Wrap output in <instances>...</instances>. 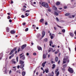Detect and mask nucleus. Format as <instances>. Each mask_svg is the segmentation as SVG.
Wrapping results in <instances>:
<instances>
[{
  "label": "nucleus",
  "mask_w": 76,
  "mask_h": 76,
  "mask_svg": "<svg viewBox=\"0 0 76 76\" xmlns=\"http://www.w3.org/2000/svg\"><path fill=\"white\" fill-rule=\"evenodd\" d=\"M58 69H56L55 70V73H57V72H58Z\"/></svg>",
  "instance_id": "35"
},
{
  "label": "nucleus",
  "mask_w": 76,
  "mask_h": 76,
  "mask_svg": "<svg viewBox=\"0 0 76 76\" xmlns=\"http://www.w3.org/2000/svg\"><path fill=\"white\" fill-rule=\"evenodd\" d=\"M21 17L23 18H25V16L23 15H21Z\"/></svg>",
  "instance_id": "45"
},
{
  "label": "nucleus",
  "mask_w": 76,
  "mask_h": 76,
  "mask_svg": "<svg viewBox=\"0 0 76 76\" xmlns=\"http://www.w3.org/2000/svg\"><path fill=\"white\" fill-rule=\"evenodd\" d=\"M60 3L59 2H57L56 3V4L57 6H58V5H60Z\"/></svg>",
  "instance_id": "17"
},
{
  "label": "nucleus",
  "mask_w": 76,
  "mask_h": 76,
  "mask_svg": "<svg viewBox=\"0 0 76 76\" xmlns=\"http://www.w3.org/2000/svg\"><path fill=\"white\" fill-rule=\"evenodd\" d=\"M26 47V45L25 44L22 45V46H21V48L22 49V50H23V49H24V48H25Z\"/></svg>",
  "instance_id": "4"
},
{
  "label": "nucleus",
  "mask_w": 76,
  "mask_h": 76,
  "mask_svg": "<svg viewBox=\"0 0 76 76\" xmlns=\"http://www.w3.org/2000/svg\"><path fill=\"white\" fill-rule=\"evenodd\" d=\"M57 7H55V9H54L55 10H56H56H57Z\"/></svg>",
  "instance_id": "46"
},
{
  "label": "nucleus",
  "mask_w": 76,
  "mask_h": 76,
  "mask_svg": "<svg viewBox=\"0 0 76 76\" xmlns=\"http://www.w3.org/2000/svg\"><path fill=\"white\" fill-rule=\"evenodd\" d=\"M54 28L55 30H56L57 29V28L55 27H54Z\"/></svg>",
  "instance_id": "59"
},
{
  "label": "nucleus",
  "mask_w": 76,
  "mask_h": 76,
  "mask_svg": "<svg viewBox=\"0 0 76 76\" xmlns=\"http://www.w3.org/2000/svg\"><path fill=\"white\" fill-rule=\"evenodd\" d=\"M58 75H59V72H58L56 74L57 76H58Z\"/></svg>",
  "instance_id": "42"
},
{
  "label": "nucleus",
  "mask_w": 76,
  "mask_h": 76,
  "mask_svg": "<svg viewBox=\"0 0 76 76\" xmlns=\"http://www.w3.org/2000/svg\"><path fill=\"white\" fill-rule=\"evenodd\" d=\"M38 49L39 50H41V49H42V48H41V47H39L38 48Z\"/></svg>",
  "instance_id": "27"
},
{
  "label": "nucleus",
  "mask_w": 76,
  "mask_h": 76,
  "mask_svg": "<svg viewBox=\"0 0 76 76\" xmlns=\"http://www.w3.org/2000/svg\"><path fill=\"white\" fill-rule=\"evenodd\" d=\"M56 19L57 21V22H59V19H58V18H56Z\"/></svg>",
  "instance_id": "33"
},
{
  "label": "nucleus",
  "mask_w": 76,
  "mask_h": 76,
  "mask_svg": "<svg viewBox=\"0 0 76 76\" xmlns=\"http://www.w3.org/2000/svg\"><path fill=\"white\" fill-rule=\"evenodd\" d=\"M5 69V73L6 74V73H7V69H6V68H4V69Z\"/></svg>",
  "instance_id": "20"
},
{
  "label": "nucleus",
  "mask_w": 76,
  "mask_h": 76,
  "mask_svg": "<svg viewBox=\"0 0 76 76\" xmlns=\"http://www.w3.org/2000/svg\"><path fill=\"white\" fill-rule=\"evenodd\" d=\"M42 5L43 7L48 8V4L45 2H43L42 3Z\"/></svg>",
  "instance_id": "1"
},
{
  "label": "nucleus",
  "mask_w": 76,
  "mask_h": 76,
  "mask_svg": "<svg viewBox=\"0 0 76 76\" xmlns=\"http://www.w3.org/2000/svg\"><path fill=\"white\" fill-rule=\"evenodd\" d=\"M29 13H26L25 14V15L26 16H29Z\"/></svg>",
  "instance_id": "18"
},
{
  "label": "nucleus",
  "mask_w": 76,
  "mask_h": 76,
  "mask_svg": "<svg viewBox=\"0 0 76 76\" xmlns=\"http://www.w3.org/2000/svg\"><path fill=\"white\" fill-rule=\"evenodd\" d=\"M48 12H51V10H50V9H48Z\"/></svg>",
  "instance_id": "44"
},
{
  "label": "nucleus",
  "mask_w": 76,
  "mask_h": 76,
  "mask_svg": "<svg viewBox=\"0 0 76 76\" xmlns=\"http://www.w3.org/2000/svg\"><path fill=\"white\" fill-rule=\"evenodd\" d=\"M11 4H12V3H13V1H11Z\"/></svg>",
  "instance_id": "51"
},
{
  "label": "nucleus",
  "mask_w": 76,
  "mask_h": 76,
  "mask_svg": "<svg viewBox=\"0 0 76 76\" xmlns=\"http://www.w3.org/2000/svg\"><path fill=\"white\" fill-rule=\"evenodd\" d=\"M13 56H14V54H12L11 56H10L9 57V59H11V58H12V57H13Z\"/></svg>",
  "instance_id": "12"
},
{
  "label": "nucleus",
  "mask_w": 76,
  "mask_h": 76,
  "mask_svg": "<svg viewBox=\"0 0 76 76\" xmlns=\"http://www.w3.org/2000/svg\"><path fill=\"white\" fill-rule=\"evenodd\" d=\"M53 67H52V69H54V68H55V66H56V65H55V64H53Z\"/></svg>",
  "instance_id": "23"
},
{
  "label": "nucleus",
  "mask_w": 76,
  "mask_h": 76,
  "mask_svg": "<svg viewBox=\"0 0 76 76\" xmlns=\"http://www.w3.org/2000/svg\"><path fill=\"white\" fill-rule=\"evenodd\" d=\"M69 34L71 37H73V34L72 33H70Z\"/></svg>",
  "instance_id": "25"
},
{
  "label": "nucleus",
  "mask_w": 76,
  "mask_h": 76,
  "mask_svg": "<svg viewBox=\"0 0 76 76\" xmlns=\"http://www.w3.org/2000/svg\"><path fill=\"white\" fill-rule=\"evenodd\" d=\"M24 63V62L23 61H22L20 60V64H23Z\"/></svg>",
  "instance_id": "15"
},
{
  "label": "nucleus",
  "mask_w": 76,
  "mask_h": 76,
  "mask_svg": "<svg viewBox=\"0 0 76 76\" xmlns=\"http://www.w3.org/2000/svg\"><path fill=\"white\" fill-rule=\"evenodd\" d=\"M67 66V64H65L63 65V67L64 68L66 67Z\"/></svg>",
  "instance_id": "30"
},
{
  "label": "nucleus",
  "mask_w": 76,
  "mask_h": 76,
  "mask_svg": "<svg viewBox=\"0 0 76 76\" xmlns=\"http://www.w3.org/2000/svg\"><path fill=\"white\" fill-rule=\"evenodd\" d=\"M50 38L52 39H53V36H51L50 37Z\"/></svg>",
  "instance_id": "43"
},
{
  "label": "nucleus",
  "mask_w": 76,
  "mask_h": 76,
  "mask_svg": "<svg viewBox=\"0 0 76 76\" xmlns=\"http://www.w3.org/2000/svg\"><path fill=\"white\" fill-rule=\"evenodd\" d=\"M12 72V71L11 70H10L9 72V74H10Z\"/></svg>",
  "instance_id": "56"
},
{
  "label": "nucleus",
  "mask_w": 76,
  "mask_h": 76,
  "mask_svg": "<svg viewBox=\"0 0 76 76\" xmlns=\"http://www.w3.org/2000/svg\"><path fill=\"white\" fill-rule=\"evenodd\" d=\"M44 41L45 42H47L48 41V39H47L46 38L44 39Z\"/></svg>",
  "instance_id": "28"
},
{
  "label": "nucleus",
  "mask_w": 76,
  "mask_h": 76,
  "mask_svg": "<svg viewBox=\"0 0 76 76\" xmlns=\"http://www.w3.org/2000/svg\"><path fill=\"white\" fill-rule=\"evenodd\" d=\"M17 68L18 69H19V68H20V66L18 65L17 66Z\"/></svg>",
  "instance_id": "48"
},
{
  "label": "nucleus",
  "mask_w": 76,
  "mask_h": 76,
  "mask_svg": "<svg viewBox=\"0 0 76 76\" xmlns=\"http://www.w3.org/2000/svg\"><path fill=\"white\" fill-rule=\"evenodd\" d=\"M52 47H53V48H54V47H55V45H52Z\"/></svg>",
  "instance_id": "55"
},
{
  "label": "nucleus",
  "mask_w": 76,
  "mask_h": 76,
  "mask_svg": "<svg viewBox=\"0 0 76 76\" xmlns=\"http://www.w3.org/2000/svg\"><path fill=\"white\" fill-rule=\"evenodd\" d=\"M54 14L56 16H58V14L56 11L54 12Z\"/></svg>",
  "instance_id": "11"
},
{
  "label": "nucleus",
  "mask_w": 76,
  "mask_h": 76,
  "mask_svg": "<svg viewBox=\"0 0 76 76\" xmlns=\"http://www.w3.org/2000/svg\"><path fill=\"white\" fill-rule=\"evenodd\" d=\"M27 56H29V53H27L26 54Z\"/></svg>",
  "instance_id": "61"
},
{
  "label": "nucleus",
  "mask_w": 76,
  "mask_h": 76,
  "mask_svg": "<svg viewBox=\"0 0 76 76\" xmlns=\"http://www.w3.org/2000/svg\"><path fill=\"white\" fill-rule=\"evenodd\" d=\"M23 25V26H24V25H25V23H23L22 24Z\"/></svg>",
  "instance_id": "60"
},
{
  "label": "nucleus",
  "mask_w": 76,
  "mask_h": 76,
  "mask_svg": "<svg viewBox=\"0 0 76 76\" xmlns=\"http://www.w3.org/2000/svg\"><path fill=\"white\" fill-rule=\"evenodd\" d=\"M9 21L10 22H12V20L10 19L9 20Z\"/></svg>",
  "instance_id": "58"
},
{
  "label": "nucleus",
  "mask_w": 76,
  "mask_h": 76,
  "mask_svg": "<svg viewBox=\"0 0 76 76\" xmlns=\"http://www.w3.org/2000/svg\"><path fill=\"white\" fill-rule=\"evenodd\" d=\"M57 53H58V52H57V51H56L55 52V53L56 54H57Z\"/></svg>",
  "instance_id": "50"
},
{
  "label": "nucleus",
  "mask_w": 76,
  "mask_h": 76,
  "mask_svg": "<svg viewBox=\"0 0 76 76\" xmlns=\"http://www.w3.org/2000/svg\"><path fill=\"white\" fill-rule=\"evenodd\" d=\"M62 32H64H64H65V31H66L65 30V29H64V30H62Z\"/></svg>",
  "instance_id": "37"
},
{
  "label": "nucleus",
  "mask_w": 76,
  "mask_h": 76,
  "mask_svg": "<svg viewBox=\"0 0 76 76\" xmlns=\"http://www.w3.org/2000/svg\"><path fill=\"white\" fill-rule=\"evenodd\" d=\"M46 63H47V62L46 61H45V62H44L42 64V66L43 67H44L45 66V64Z\"/></svg>",
  "instance_id": "8"
},
{
  "label": "nucleus",
  "mask_w": 76,
  "mask_h": 76,
  "mask_svg": "<svg viewBox=\"0 0 76 76\" xmlns=\"http://www.w3.org/2000/svg\"><path fill=\"white\" fill-rule=\"evenodd\" d=\"M7 19H10V16H8Z\"/></svg>",
  "instance_id": "41"
},
{
  "label": "nucleus",
  "mask_w": 76,
  "mask_h": 76,
  "mask_svg": "<svg viewBox=\"0 0 76 76\" xmlns=\"http://www.w3.org/2000/svg\"><path fill=\"white\" fill-rule=\"evenodd\" d=\"M68 70L69 71V72L70 73H73V69L70 68V67H69Z\"/></svg>",
  "instance_id": "2"
},
{
  "label": "nucleus",
  "mask_w": 76,
  "mask_h": 76,
  "mask_svg": "<svg viewBox=\"0 0 76 76\" xmlns=\"http://www.w3.org/2000/svg\"><path fill=\"white\" fill-rule=\"evenodd\" d=\"M51 51H53V52H54V51H55V50H54V51H53V48H50L48 50V52H50Z\"/></svg>",
  "instance_id": "6"
},
{
  "label": "nucleus",
  "mask_w": 76,
  "mask_h": 76,
  "mask_svg": "<svg viewBox=\"0 0 76 76\" xmlns=\"http://www.w3.org/2000/svg\"><path fill=\"white\" fill-rule=\"evenodd\" d=\"M23 11H25L26 10V9L23 8Z\"/></svg>",
  "instance_id": "57"
},
{
  "label": "nucleus",
  "mask_w": 76,
  "mask_h": 76,
  "mask_svg": "<svg viewBox=\"0 0 76 76\" xmlns=\"http://www.w3.org/2000/svg\"><path fill=\"white\" fill-rule=\"evenodd\" d=\"M50 46H51V44H53V41H50Z\"/></svg>",
  "instance_id": "22"
},
{
  "label": "nucleus",
  "mask_w": 76,
  "mask_h": 76,
  "mask_svg": "<svg viewBox=\"0 0 76 76\" xmlns=\"http://www.w3.org/2000/svg\"><path fill=\"white\" fill-rule=\"evenodd\" d=\"M66 62H67V61H64L63 60V64H65V63H66Z\"/></svg>",
  "instance_id": "31"
},
{
  "label": "nucleus",
  "mask_w": 76,
  "mask_h": 76,
  "mask_svg": "<svg viewBox=\"0 0 76 76\" xmlns=\"http://www.w3.org/2000/svg\"><path fill=\"white\" fill-rule=\"evenodd\" d=\"M52 75H54V72H53V71H52Z\"/></svg>",
  "instance_id": "52"
},
{
  "label": "nucleus",
  "mask_w": 76,
  "mask_h": 76,
  "mask_svg": "<svg viewBox=\"0 0 76 76\" xmlns=\"http://www.w3.org/2000/svg\"><path fill=\"white\" fill-rule=\"evenodd\" d=\"M16 60L17 61V62H18V57H17L16 58Z\"/></svg>",
  "instance_id": "36"
},
{
  "label": "nucleus",
  "mask_w": 76,
  "mask_h": 76,
  "mask_svg": "<svg viewBox=\"0 0 76 76\" xmlns=\"http://www.w3.org/2000/svg\"><path fill=\"white\" fill-rule=\"evenodd\" d=\"M45 25H48V23H47V22H45Z\"/></svg>",
  "instance_id": "39"
},
{
  "label": "nucleus",
  "mask_w": 76,
  "mask_h": 76,
  "mask_svg": "<svg viewBox=\"0 0 76 76\" xmlns=\"http://www.w3.org/2000/svg\"><path fill=\"white\" fill-rule=\"evenodd\" d=\"M33 55H34V56H36V55H37V53H33Z\"/></svg>",
  "instance_id": "38"
},
{
  "label": "nucleus",
  "mask_w": 76,
  "mask_h": 76,
  "mask_svg": "<svg viewBox=\"0 0 76 76\" xmlns=\"http://www.w3.org/2000/svg\"><path fill=\"white\" fill-rule=\"evenodd\" d=\"M58 58L57 57H56L55 58V61L57 62L58 61Z\"/></svg>",
  "instance_id": "16"
},
{
  "label": "nucleus",
  "mask_w": 76,
  "mask_h": 76,
  "mask_svg": "<svg viewBox=\"0 0 76 76\" xmlns=\"http://www.w3.org/2000/svg\"><path fill=\"white\" fill-rule=\"evenodd\" d=\"M10 33L12 34H13L15 33V31L14 30H12L10 31Z\"/></svg>",
  "instance_id": "9"
},
{
  "label": "nucleus",
  "mask_w": 76,
  "mask_h": 76,
  "mask_svg": "<svg viewBox=\"0 0 76 76\" xmlns=\"http://www.w3.org/2000/svg\"><path fill=\"white\" fill-rule=\"evenodd\" d=\"M51 63L52 64H53V63H54V61H51Z\"/></svg>",
  "instance_id": "62"
},
{
  "label": "nucleus",
  "mask_w": 76,
  "mask_h": 76,
  "mask_svg": "<svg viewBox=\"0 0 76 76\" xmlns=\"http://www.w3.org/2000/svg\"><path fill=\"white\" fill-rule=\"evenodd\" d=\"M28 31V28H27L25 29V31Z\"/></svg>",
  "instance_id": "40"
},
{
  "label": "nucleus",
  "mask_w": 76,
  "mask_h": 76,
  "mask_svg": "<svg viewBox=\"0 0 76 76\" xmlns=\"http://www.w3.org/2000/svg\"><path fill=\"white\" fill-rule=\"evenodd\" d=\"M60 60H59L58 62V64H60Z\"/></svg>",
  "instance_id": "53"
},
{
  "label": "nucleus",
  "mask_w": 76,
  "mask_h": 76,
  "mask_svg": "<svg viewBox=\"0 0 76 76\" xmlns=\"http://www.w3.org/2000/svg\"><path fill=\"white\" fill-rule=\"evenodd\" d=\"M45 32L44 31H43L42 32V38H43V37H44V36H45Z\"/></svg>",
  "instance_id": "7"
},
{
  "label": "nucleus",
  "mask_w": 76,
  "mask_h": 76,
  "mask_svg": "<svg viewBox=\"0 0 76 76\" xmlns=\"http://www.w3.org/2000/svg\"><path fill=\"white\" fill-rule=\"evenodd\" d=\"M45 72L46 73H48V69H46L45 70Z\"/></svg>",
  "instance_id": "32"
},
{
  "label": "nucleus",
  "mask_w": 76,
  "mask_h": 76,
  "mask_svg": "<svg viewBox=\"0 0 76 76\" xmlns=\"http://www.w3.org/2000/svg\"><path fill=\"white\" fill-rule=\"evenodd\" d=\"M12 64H16V61H12Z\"/></svg>",
  "instance_id": "34"
},
{
  "label": "nucleus",
  "mask_w": 76,
  "mask_h": 76,
  "mask_svg": "<svg viewBox=\"0 0 76 76\" xmlns=\"http://www.w3.org/2000/svg\"><path fill=\"white\" fill-rule=\"evenodd\" d=\"M62 70L63 71H65V68H63L62 69Z\"/></svg>",
  "instance_id": "49"
},
{
  "label": "nucleus",
  "mask_w": 76,
  "mask_h": 76,
  "mask_svg": "<svg viewBox=\"0 0 76 76\" xmlns=\"http://www.w3.org/2000/svg\"><path fill=\"white\" fill-rule=\"evenodd\" d=\"M76 36V31H75L74 32Z\"/></svg>",
  "instance_id": "64"
},
{
  "label": "nucleus",
  "mask_w": 76,
  "mask_h": 76,
  "mask_svg": "<svg viewBox=\"0 0 76 76\" xmlns=\"http://www.w3.org/2000/svg\"><path fill=\"white\" fill-rule=\"evenodd\" d=\"M69 15H70V14L69 13H66L65 14V15L66 16H69Z\"/></svg>",
  "instance_id": "24"
},
{
  "label": "nucleus",
  "mask_w": 76,
  "mask_h": 76,
  "mask_svg": "<svg viewBox=\"0 0 76 76\" xmlns=\"http://www.w3.org/2000/svg\"><path fill=\"white\" fill-rule=\"evenodd\" d=\"M41 70H44V69H43V68L42 67H41Z\"/></svg>",
  "instance_id": "63"
},
{
  "label": "nucleus",
  "mask_w": 76,
  "mask_h": 76,
  "mask_svg": "<svg viewBox=\"0 0 76 76\" xmlns=\"http://www.w3.org/2000/svg\"><path fill=\"white\" fill-rule=\"evenodd\" d=\"M3 53H1L0 54V57H3Z\"/></svg>",
  "instance_id": "29"
},
{
  "label": "nucleus",
  "mask_w": 76,
  "mask_h": 76,
  "mask_svg": "<svg viewBox=\"0 0 76 76\" xmlns=\"http://www.w3.org/2000/svg\"><path fill=\"white\" fill-rule=\"evenodd\" d=\"M7 32H9V28L7 27Z\"/></svg>",
  "instance_id": "19"
},
{
  "label": "nucleus",
  "mask_w": 76,
  "mask_h": 76,
  "mask_svg": "<svg viewBox=\"0 0 76 76\" xmlns=\"http://www.w3.org/2000/svg\"><path fill=\"white\" fill-rule=\"evenodd\" d=\"M22 75L23 76H25V72H22Z\"/></svg>",
  "instance_id": "21"
},
{
  "label": "nucleus",
  "mask_w": 76,
  "mask_h": 76,
  "mask_svg": "<svg viewBox=\"0 0 76 76\" xmlns=\"http://www.w3.org/2000/svg\"><path fill=\"white\" fill-rule=\"evenodd\" d=\"M20 48H19L18 50V52H19V51H20Z\"/></svg>",
  "instance_id": "47"
},
{
  "label": "nucleus",
  "mask_w": 76,
  "mask_h": 76,
  "mask_svg": "<svg viewBox=\"0 0 76 76\" xmlns=\"http://www.w3.org/2000/svg\"><path fill=\"white\" fill-rule=\"evenodd\" d=\"M68 57L67 56L66 58H64L63 60L66 61L67 59H68Z\"/></svg>",
  "instance_id": "13"
},
{
  "label": "nucleus",
  "mask_w": 76,
  "mask_h": 76,
  "mask_svg": "<svg viewBox=\"0 0 76 76\" xmlns=\"http://www.w3.org/2000/svg\"><path fill=\"white\" fill-rule=\"evenodd\" d=\"M24 56V55H22V56H20V58H22V60H25V57Z\"/></svg>",
  "instance_id": "5"
},
{
  "label": "nucleus",
  "mask_w": 76,
  "mask_h": 76,
  "mask_svg": "<svg viewBox=\"0 0 76 76\" xmlns=\"http://www.w3.org/2000/svg\"><path fill=\"white\" fill-rule=\"evenodd\" d=\"M43 58H46V55L45 54H43Z\"/></svg>",
  "instance_id": "14"
},
{
  "label": "nucleus",
  "mask_w": 76,
  "mask_h": 76,
  "mask_svg": "<svg viewBox=\"0 0 76 76\" xmlns=\"http://www.w3.org/2000/svg\"><path fill=\"white\" fill-rule=\"evenodd\" d=\"M23 67H24V64H21L20 66L21 69H22Z\"/></svg>",
  "instance_id": "10"
},
{
  "label": "nucleus",
  "mask_w": 76,
  "mask_h": 76,
  "mask_svg": "<svg viewBox=\"0 0 76 76\" xmlns=\"http://www.w3.org/2000/svg\"><path fill=\"white\" fill-rule=\"evenodd\" d=\"M26 12H29V10H27L26 11Z\"/></svg>",
  "instance_id": "54"
},
{
  "label": "nucleus",
  "mask_w": 76,
  "mask_h": 76,
  "mask_svg": "<svg viewBox=\"0 0 76 76\" xmlns=\"http://www.w3.org/2000/svg\"><path fill=\"white\" fill-rule=\"evenodd\" d=\"M17 48H15L14 49L12 50L11 51L10 53V55H11L13 53L14 51H16Z\"/></svg>",
  "instance_id": "3"
},
{
  "label": "nucleus",
  "mask_w": 76,
  "mask_h": 76,
  "mask_svg": "<svg viewBox=\"0 0 76 76\" xmlns=\"http://www.w3.org/2000/svg\"><path fill=\"white\" fill-rule=\"evenodd\" d=\"M44 21V19H42L40 20V22H41L42 23V22Z\"/></svg>",
  "instance_id": "26"
}]
</instances>
